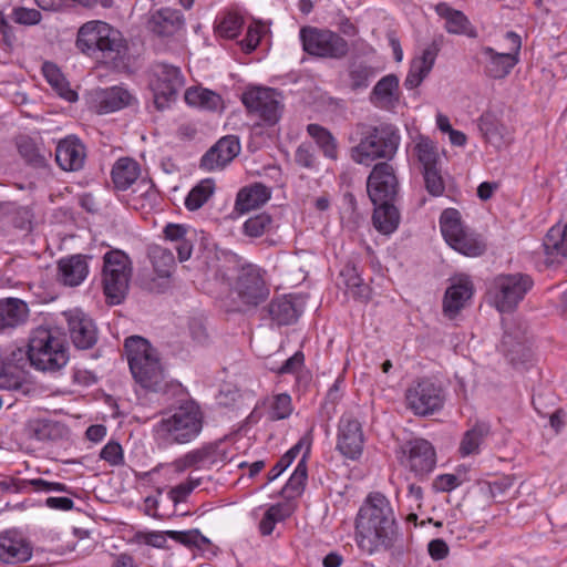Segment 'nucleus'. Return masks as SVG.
Masks as SVG:
<instances>
[{"label": "nucleus", "instance_id": "bf43d9fd", "mask_svg": "<svg viewBox=\"0 0 567 567\" xmlns=\"http://www.w3.org/2000/svg\"><path fill=\"white\" fill-rule=\"evenodd\" d=\"M295 161L298 165L306 168H313L316 165V155L311 144H300L295 153Z\"/></svg>", "mask_w": 567, "mask_h": 567}, {"label": "nucleus", "instance_id": "680f3d73", "mask_svg": "<svg viewBox=\"0 0 567 567\" xmlns=\"http://www.w3.org/2000/svg\"><path fill=\"white\" fill-rule=\"evenodd\" d=\"M305 355L301 351H297L292 357L287 359L277 370L278 374L295 373L303 364Z\"/></svg>", "mask_w": 567, "mask_h": 567}, {"label": "nucleus", "instance_id": "774afa93", "mask_svg": "<svg viewBox=\"0 0 567 567\" xmlns=\"http://www.w3.org/2000/svg\"><path fill=\"white\" fill-rule=\"evenodd\" d=\"M189 331L194 341L197 343H205L208 339L207 329L204 323L198 319H192L189 321Z\"/></svg>", "mask_w": 567, "mask_h": 567}, {"label": "nucleus", "instance_id": "423d86ee", "mask_svg": "<svg viewBox=\"0 0 567 567\" xmlns=\"http://www.w3.org/2000/svg\"><path fill=\"white\" fill-rule=\"evenodd\" d=\"M31 367L43 372L60 371L69 362L64 339L45 328L35 329L30 337Z\"/></svg>", "mask_w": 567, "mask_h": 567}, {"label": "nucleus", "instance_id": "393cba45", "mask_svg": "<svg viewBox=\"0 0 567 567\" xmlns=\"http://www.w3.org/2000/svg\"><path fill=\"white\" fill-rule=\"evenodd\" d=\"M28 303L19 298L0 299V333L11 331L27 322Z\"/></svg>", "mask_w": 567, "mask_h": 567}, {"label": "nucleus", "instance_id": "a211bd4d", "mask_svg": "<svg viewBox=\"0 0 567 567\" xmlns=\"http://www.w3.org/2000/svg\"><path fill=\"white\" fill-rule=\"evenodd\" d=\"M239 153V138L236 135L223 136L203 155L199 167L207 172L223 169Z\"/></svg>", "mask_w": 567, "mask_h": 567}, {"label": "nucleus", "instance_id": "a19ab883", "mask_svg": "<svg viewBox=\"0 0 567 567\" xmlns=\"http://www.w3.org/2000/svg\"><path fill=\"white\" fill-rule=\"evenodd\" d=\"M307 133L315 140L327 158L333 161L338 158V142L328 128L312 123L307 126Z\"/></svg>", "mask_w": 567, "mask_h": 567}, {"label": "nucleus", "instance_id": "13d9d810", "mask_svg": "<svg viewBox=\"0 0 567 567\" xmlns=\"http://www.w3.org/2000/svg\"><path fill=\"white\" fill-rule=\"evenodd\" d=\"M100 457L112 466L124 463L123 449L117 442H109L100 452Z\"/></svg>", "mask_w": 567, "mask_h": 567}, {"label": "nucleus", "instance_id": "6e6d98bb", "mask_svg": "<svg viewBox=\"0 0 567 567\" xmlns=\"http://www.w3.org/2000/svg\"><path fill=\"white\" fill-rule=\"evenodd\" d=\"M16 23L23 25H35L41 21V12L37 9H29L25 7H16L11 14Z\"/></svg>", "mask_w": 567, "mask_h": 567}, {"label": "nucleus", "instance_id": "5701e85b", "mask_svg": "<svg viewBox=\"0 0 567 567\" xmlns=\"http://www.w3.org/2000/svg\"><path fill=\"white\" fill-rule=\"evenodd\" d=\"M148 257L155 272L162 280L157 282L153 279L150 289L158 293L165 292L171 287V277L176 267L175 257L171 249L158 245L150 247Z\"/></svg>", "mask_w": 567, "mask_h": 567}, {"label": "nucleus", "instance_id": "0e129e2a", "mask_svg": "<svg viewBox=\"0 0 567 567\" xmlns=\"http://www.w3.org/2000/svg\"><path fill=\"white\" fill-rule=\"evenodd\" d=\"M460 484L458 478L454 474L439 475L433 482V488L437 492H450L457 487Z\"/></svg>", "mask_w": 567, "mask_h": 567}, {"label": "nucleus", "instance_id": "7c9ffc66", "mask_svg": "<svg viewBox=\"0 0 567 567\" xmlns=\"http://www.w3.org/2000/svg\"><path fill=\"white\" fill-rule=\"evenodd\" d=\"M371 102L379 107H393L399 102V79L394 74L383 76L371 92Z\"/></svg>", "mask_w": 567, "mask_h": 567}, {"label": "nucleus", "instance_id": "ea45409f", "mask_svg": "<svg viewBox=\"0 0 567 567\" xmlns=\"http://www.w3.org/2000/svg\"><path fill=\"white\" fill-rule=\"evenodd\" d=\"M413 153L421 169L440 165L437 145L427 136L420 135L414 144Z\"/></svg>", "mask_w": 567, "mask_h": 567}, {"label": "nucleus", "instance_id": "f3484780", "mask_svg": "<svg viewBox=\"0 0 567 567\" xmlns=\"http://www.w3.org/2000/svg\"><path fill=\"white\" fill-rule=\"evenodd\" d=\"M363 444L361 423L351 415H343L338 425L337 450L349 460H358L362 454Z\"/></svg>", "mask_w": 567, "mask_h": 567}, {"label": "nucleus", "instance_id": "72a5a7b5", "mask_svg": "<svg viewBox=\"0 0 567 567\" xmlns=\"http://www.w3.org/2000/svg\"><path fill=\"white\" fill-rule=\"evenodd\" d=\"M548 262H554L558 257H567V220L564 226H553L543 243Z\"/></svg>", "mask_w": 567, "mask_h": 567}, {"label": "nucleus", "instance_id": "412c9836", "mask_svg": "<svg viewBox=\"0 0 567 567\" xmlns=\"http://www.w3.org/2000/svg\"><path fill=\"white\" fill-rule=\"evenodd\" d=\"M86 158V150L81 140L69 135L61 140L55 148V161L65 172H78L83 168Z\"/></svg>", "mask_w": 567, "mask_h": 567}, {"label": "nucleus", "instance_id": "69168bd1", "mask_svg": "<svg viewBox=\"0 0 567 567\" xmlns=\"http://www.w3.org/2000/svg\"><path fill=\"white\" fill-rule=\"evenodd\" d=\"M189 228L181 224H167L164 228V235L167 240L182 241L187 238Z\"/></svg>", "mask_w": 567, "mask_h": 567}, {"label": "nucleus", "instance_id": "1a4fd4ad", "mask_svg": "<svg viewBox=\"0 0 567 567\" xmlns=\"http://www.w3.org/2000/svg\"><path fill=\"white\" fill-rule=\"evenodd\" d=\"M533 286L534 281L529 275L502 274L493 279L488 292L499 312H512Z\"/></svg>", "mask_w": 567, "mask_h": 567}, {"label": "nucleus", "instance_id": "de8ad7c7", "mask_svg": "<svg viewBox=\"0 0 567 567\" xmlns=\"http://www.w3.org/2000/svg\"><path fill=\"white\" fill-rule=\"evenodd\" d=\"M373 68L362 61H352L349 64V78L351 81V89L358 90L367 87L369 80L373 76Z\"/></svg>", "mask_w": 567, "mask_h": 567}, {"label": "nucleus", "instance_id": "c85d7f7f", "mask_svg": "<svg viewBox=\"0 0 567 567\" xmlns=\"http://www.w3.org/2000/svg\"><path fill=\"white\" fill-rule=\"evenodd\" d=\"M270 189L261 183H254L243 187L237 194L235 209L244 214L259 208L270 199Z\"/></svg>", "mask_w": 567, "mask_h": 567}, {"label": "nucleus", "instance_id": "4c0bfd02", "mask_svg": "<svg viewBox=\"0 0 567 567\" xmlns=\"http://www.w3.org/2000/svg\"><path fill=\"white\" fill-rule=\"evenodd\" d=\"M342 284L347 287L348 292L354 298L368 301L370 298V287L363 282L357 266L348 262L340 271Z\"/></svg>", "mask_w": 567, "mask_h": 567}, {"label": "nucleus", "instance_id": "052dcab7", "mask_svg": "<svg viewBox=\"0 0 567 567\" xmlns=\"http://www.w3.org/2000/svg\"><path fill=\"white\" fill-rule=\"evenodd\" d=\"M32 217H33V214L30 208L19 207L16 209V212L13 214L12 224L16 228H19L21 230H30L31 224H32Z\"/></svg>", "mask_w": 567, "mask_h": 567}, {"label": "nucleus", "instance_id": "f704fd0d", "mask_svg": "<svg viewBox=\"0 0 567 567\" xmlns=\"http://www.w3.org/2000/svg\"><path fill=\"white\" fill-rule=\"evenodd\" d=\"M491 434V425L485 421H476L461 440L458 452L462 456L477 454L485 439Z\"/></svg>", "mask_w": 567, "mask_h": 567}, {"label": "nucleus", "instance_id": "79ce46f5", "mask_svg": "<svg viewBox=\"0 0 567 567\" xmlns=\"http://www.w3.org/2000/svg\"><path fill=\"white\" fill-rule=\"evenodd\" d=\"M29 437L38 441H53L61 436V425L58 422L37 419L27 424Z\"/></svg>", "mask_w": 567, "mask_h": 567}, {"label": "nucleus", "instance_id": "4468645a", "mask_svg": "<svg viewBox=\"0 0 567 567\" xmlns=\"http://www.w3.org/2000/svg\"><path fill=\"white\" fill-rule=\"evenodd\" d=\"M153 75L154 80L150 85L154 94V104L157 110L163 111L175 101L184 85V78L179 68L167 63H156L153 66Z\"/></svg>", "mask_w": 567, "mask_h": 567}, {"label": "nucleus", "instance_id": "9d476101", "mask_svg": "<svg viewBox=\"0 0 567 567\" xmlns=\"http://www.w3.org/2000/svg\"><path fill=\"white\" fill-rule=\"evenodd\" d=\"M440 226L445 241L456 251L468 257L484 254L486 249L484 241L464 228L458 210L445 209L440 217Z\"/></svg>", "mask_w": 567, "mask_h": 567}, {"label": "nucleus", "instance_id": "20e7f679", "mask_svg": "<svg viewBox=\"0 0 567 567\" xmlns=\"http://www.w3.org/2000/svg\"><path fill=\"white\" fill-rule=\"evenodd\" d=\"M355 135L358 144L350 151L351 158L367 166L377 159H392L401 142L399 128L385 122L379 125L358 123Z\"/></svg>", "mask_w": 567, "mask_h": 567}, {"label": "nucleus", "instance_id": "dca6fc26", "mask_svg": "<svg viewBox=\"0 0 567 567\" xmlns=\"http://www.w3.org/2000/svg\"><path fill=\"white\" fill-rule=\"evenodd\" d=\"M399 189L393 166L388 162L375 164L367 179V192L372 204L395 202Z\"/></svg>", "mask_w": 567, "mask_h": 567}, {"label": "nucleus", "instance_id": "c9c22d12", "mask_svg": "<svg viewBox=\"0 0 567 567\" xmlns=\"http://www.w3.org/2000/svg\"><path fill=\"white\" fill-rule=\"evenodd\" d=\"M374 205L372 221L377 230L384 235L392 234L399 226L400 213L394 202L378 203Z\"/></svg>", "mask_w": 567, "mask_h": 567}, {"label": "nucleus", "instance_id": "6e6552de", "mask_svg": "<svg viewBox=\"0 0 567 567\" xmlns=\"http://www.w3.org/2000/svg\"><path fill=\"white\" fill-rule=\"evenodd\" d=\"M299 35L302 49L309 55L342 60L349 54L348 41L332 30L307 25L300 29Z\"/></svg>", "mask_w": 567, "mask_h": 567}, {"label": "nucleus", "instance_id": "37998d69", "mask_svg": "<svg viewBox=\"0 0 567 567\" xmlns=\"http://www.w3.org/2000/svg\"><path fill=\"white\" fill-rule=\"evenodd\" d=\"M215 182L213 178L202 179L196 184L185 198V207L190 210H197L203 207L214 195Z\"/></svg>", "mask_w": 567, "mask_h": 567}, {"label": "nucleus", "instance_id": "c03bdc74", "mask_svg": "<svg viewBox=\"0 0 567 567\" xmlns=\"http://www.w3.org/2000/svg\"><path fill=\"white\" fill-rule=\"evenodd\" d=\"M439 52L440 43L436 40H434L423 50L422 55L420 58H415L412 60L410 70L414 72L417 76H422V79L424 80L431 72Z\"/></svg>", "mask_w": 567, "mask_h": 567}, {"label": "nucleus", "instance_id": "603ef678", "mask_svg": "<svg viewBox=\"0 0 567 567\" xmlns=\"http://www.w3.org/2000/svg\"><path fill=\"white\" fill-rule=\"evenodd\" d=\"M202 478L188 477L186 482H183L168 491L169 499L176 505L185 502L189 494L200 485Z\"/></svg>", "mask_w": 567, "mask_h": 567}, {"label": "nucleus", "instance_id": "39448f33", "mask_svg": "<svg viewBox=\"0 0 567 567\" xmlns=\"http://www.w3.org/2000/svg\"><path fill=\"white\" fill-rule=\"evenodd\" d=\"M130 370L136 383L150 391H161L164 370L155 348L143 337L131 336L124 341Z\"/></svg>", "mask_w": 567, "mask_h": 567}, {"label": "nucleus", "instance_id": "49530a36", "mask_svg": "<svg viewBox=\"0 0 567 567\" xmlns=\"http://www.w3.org/2000/svg\"><path fill=\"white\" fill-rule=\"evenodd\" d=\"M308 477L307 464H306V455L299 461L297 467L291 474L290 478L286 483V485L281 489V495L285 497H295L299 495L305 486V483Z\"/></svg>", "mask_w": 567, "mask_h": 567}, {"label": "nucleus", "instance_id": "2f4dec72", "mask_svg": "<svg viewBox=\"0 0 567 567\" xmlns=\"http://www.w3.org/2000/svg\"><path fill=\"white\" fill-rule=\"evenodd\" d=\"M436 12L445 19V29L449 33L465 34L470 38L476 37L475 29L462 11L454 10L445 3H440L436 6Z\"/></svg>", "mask_w": 567, "mask_h": 567}, {"label": "nucleus", "instance_id": "e2e57ef3", "mask_svg": "<svg viewBox=\"0 0 567 567\" xmlns=\"http://www.w3.org/2000/svg\"><path fill=\"white\" fill-rule=\"evenodd\" d=\"M427 551L432 559L442 560L449 556L450 548L445 540L436 538L429 543Z\"/></svg>", "mask_w": 567, "mask_h": 567}, {"label": "nucleus", "instance_id": "864d4df0", "mask_svg": "<svg viewBox=\"0 0 567 567\" xmlns=\"http://www.w3.org/2000/svg\"><path fill=\"white\" fill-rule=\"evenodd\" d=\"M301 449V442L292 446L289 451H287L280 460L275 464V466L268 472L267 480L268 482L275 481L297 457Z\"/></svg>", "mask_w": 567, "mask_h": 567}, {"label": "nucleus", "instance_id": "a18cd8bd", "mask_svg": "<svg viewBox=\"0 0 567 567\" xmlns=\"http://www.w3.org/2000/svg\"><path fill=\"white\" fill-rule=\"evenodd\" d=\"M42 71L48 82L59 92L62 97L70 102L76 100V93L66 87L65 79L60 69L54 63L44 62Z\"/></svg>", "mask_w": 567, "mask_h": 567}, {"label": "nucleus", "instance_id": "aec40b11", "mask_svg": "<svg viewBox=\"0 0 567 567\" xmlns=\"http://www.w3.org/2000/svg\"><path fill=\"white\" fill-rule=\"evenodd\" d=\"M68 330L73 344L81 350H87L97 342V329L93 320L80 310L65 312Z\"/></svg>", "mask_w": 567, "mask_h": 567}, {"label": "nucleus", "instance_id": "7ed1b4c3", "mask_svg": "<svg viewBox=\"0 0 567 567\" xmlns=\"http://www.w3.org/2000/svg\"><path fill=\"white\" fill-rule=\"evenodd\" d=\"M78 49L90 55L100 56L116 69L126 66L128 47L122 33L103 21L84 23L78 32Z\"/></svg>", "mask_w": 567, "mask_h": 567}, {"label": "nucleus", "instance_id": "09e8293b", "mask_svg": "<svg viewBox=\"0 0 567 567\" xmlns=\"http://www.w3.org/2000/svg\"><path fill=\"white\" fill-rule=\"evenodd\" d=\"M426 192L433 196H442L445 192V182L442 176L441 166L421 169Z\"/></svg>", "mask_w": 567, "mask_h": 567}, {"label": "nucleus", "instance_id": "0eeeda50", "mask_svg": "<svg viewBox=\"0 0 567 567\" xmlns=\"http://www.w3.org/2000/svg\"><path fill=\"white\" fill-rule=\"evenodd\" d=\"M132 261L120 249H112L103 256L102 286L109 305H120L128 293L132 277Z\"/></svg>", "mask_w": 567, "mask_h": 567}, {"label": "nucleus", "instance_id": "3c124183", "mask_svg": "<svg viewBox=\"0 0 567 567\" xmlns=\"http://www.w3.org/2000/svg\"><path fill=\"white\" fill-rule=\"evenodd\" d=\"M243 18L234 12H228L217 25V30L221 37L234 39L243 28Z\"/></svg>", "mask_w": 567, "mask_h": 567}, {"label": "nucleus", "instance_id": "ddd939ff", "mask_svg": "<svg viewBox=\"0 0 567 567\" xmlns=\"http://www.w3.org/2000/svg\"><path fill=\"white\" fill-rule=\"evenodd\" d=\"M406 406L419 416L440 411L445 401L444 390L431 379L423 378L411 384L405 392Z\"/></svg>", "mask_w": 567, "mask_h": 567}, {"label": "nucleus", "instance_id": "e433bc0d", "mask_svg": "<svg viewBox=\"0 0 567 567\" xmlns=\"http://www.w3.org/2000/svg\"><path fill=\"white\" fill-rule=\"evenodd\" d=\"M17 148L20 156L27 164L43 168L48 165V157L51 155L43 146L38 145L31 137L22 135L17 138Z\"/></svg>", "mask_w": 567, "mask_h": 567}, {"label": "nucleus", "instance_id": "473e14b6", "mask_svg": "<svg viewBox=\"0 0 567 567\" xmlns=\"http://www.w3.org/2000/svg\"><path fill=\"white\" fill-rule=\"evenodd\" d=\"M140 176V165L130 157L118 158L113 165L111 177L114 187L118 190L130 188Z\"/></svg>", "mask_w": 567, "mask_h": 567}, {"label": "nucleus", "instance_id": "9b49d317", "mask_svg": "<svg viewBox=\"0 0 567 567\" xmlns=\"http://www.w3.org/2000/svg\"><path fill=\"white\" fill-rule=\"evenodd\" d=\"M265 272L256 265L247 264L239 268L233 285L240 303L256 308L269 297V287L264 277Z\"/></svg>", "mask_w": 567, "mask_h": 567}, {"label": "nucleus", "instance_id": "c756f323", "mask_svg": "<svg viewBox=\"0 0 567 567\" xmlns=\"http://www.w3.org/2000/svg\"><path fill=\"white\" fill-rule=\"evenodd\" d=\"M269 319L278 326H289L295 323L300 313V308L295 303L291 297H280L272 299L264 309Z\"/></svg>", "mask_w": 567, "mask_h": 567}, {"label": "nucleus", "instance_id": "a878e982", "mask_svg": "<svg viewBox=\"0 0 567 567\" xmlns=\"http://www.w3.org/2000/svg\"><path fill=\"white\" fill-rule=\"evenodd\" d=\"M474 287L472 281L465 277L460 278L457 282L452 284L445 291L443 299V312L450 319L465 307V303L473 296Z\"/></svg>", "mask_w": 567, "mask_h": 567}, {"label": "nucleus", "instance_id": "4be33fe9", "mask_svg": "<svg viewBox=\"0 0 567 567\" xmlns=\"http://www.w3.org/2000/svg\"><path fill=\"white\" fill-rule=\"evenodd\" d=\"M32 556L30 543L17 530L0 533V561L19 564L28 561Z\"/></svg>", "mask_w": 567, "mask_h": 567}, {"label": "nucleus", "instance_id": "4d7b16f0", "mask_svg": "<svg viewBox=\"0 0 567 567\" xmlns=\"http://www.w3.org/2000/svg\"><path fill=\"white\" fill-rule=\"evenodd\" d=\"M291 413V399L288 394H278L271 404L270 417L272 420H282Z\"/></svg>", "mask_w": 567, "mask_h": 567}, {"label": "nucleus", "instance_id": "f8f14e48", "mask_svg": "<svg viewBox=\"0 0 567 567\" xmlns=\"http://www.w3.org/2000/svg\"><path fill=\"white\" fill-rule=\"evenodd\" d=\"M241 102L249 114L259 117L269 126L275 125L281 117V94L275 89L248 87L241 95Z\"/></svg>", "mask_w": 567, "mask_h": 567}, {"label": "nucleus", "instance_id": "cd10ccee", "mask_svg": "<svg viewBox=\"0 0 567 567\" xmlns=\"http://www.w3.org/2000/svg\"><path fill=\"white\" fill-rule=\"evenodd\" d=\"M87 257L83 255H73L62 258L58 262L59 279L65 286H79L89 274Z\"/></svg>", "mask_w": 567, "mask_h": 567}, {"label": "nucleus", "instance_id": "bb28decb", "mask_svg": "<svg viewBox=\"0 0 567 567\" xmlns=\"http://www.w3.org/2000/svg\"><path fill=\"white\" fill-rule=\"evenodd\" d=\"M184 25L182 12L173 8H162L152 13L148 27L159 37H172Z\"/></svg>", "mask_w": 567, "mask_h": 567}, {"label": "nucleus", "instance_id": "5fc2aeb1", "mask_svg": "<svg viewBox=\"0 0 567 567\" xmlns=\"http://www.w3.org/2000/svg\"><path fill=\"white\" fill-rule=\"evenodd\" d=\"M6 369L10 370L12 367L23 371L27 365H31V351H30V341L28 342L27 349L24 348H16L11 351L10 355L7 358Z\"/></svg>", "mask_w": 567, "mask_h": 567}, {"label": "nucleus", "instance_id": "338daca9", "mask_svg": "<svg viewBox=\"0 0 567 567\" xmlns=\"http://www.w3.org/2000/svg\"><path fill=\"white\" fill-rule=\"evenodd\" d=\"M167 537L184 545L187 548H195L194 529L189 530H166Z\"/></svg>", "mask_w": 567, "mask_h": 567}, {"label": "nucleus", "instance_id": "f03ea898", "mask_svg": "<svg viewBox=\"0 0 567 567\" xmlns=\"http://www.w3.org/2000/svg\"><path fill=\"white\" fill-rule=\"evenodd\" d=\"M157 417L152 433L158 446L164 447L193 442L204 426V412L192 399L161 411Z\"/></svg>", "mask_w": 567, "mask_h": 567}, {"label": "nucleus", "instance_id": "b1692460", "mask_svg": "<svg viewBox=\"0 0 567 567\" xmlns=\"http://www.w3.org/2000/svg\"><path fill=\"white\" fill-rule=\"evenodd\" d=\"M411 471L423 476L433 471L436 464V454L432 444L424 439L409 441L404 446Z\"/></svg>", "mask_w": 567, "mask_h": 567}, {"label": "nucleus", "instance_id": "58836bf2", "mask_svg": "<svg viewBox=\"0 0 567 567\" xmlns=\"http://www.w3.org/2000/svg\"><path fill=\"white\" fill-rule=\"evenodd\" d=\"M185 101L190 106L200 107L208 111L223 109V99L212 90L203 87H188L185 92Z\"/></svg>", "mask_w": 567, "mask_h": 567}, {"label": "nucleus", "instance_id": "6ab92c4d", "mask_svg": "<svg viewBox=\"0 0 567 567\" xmlns=\"http://www.w3.org/2000/svg\"><path fill=\"white\" fill-rule=\"evenodd\" d=\"M136 97L125 87L114 85L92 93V106L99 114H107L134 105Z\"/></svg>", "mask_w": 567, "mask_h": 567}, {"label": "nucleus", "instance_id": "8fccbe9b", "mask_svg": "<svg viewBox=\"0 0 567 567\" xmlns=\"http://www.w3.org/2000/svg\"><path fill=\"white\" fill-rule=\"evenodd\" d=\"M272 218L269 214L261 213L248 218L244 223V233L249 237H260L270 229Z\"/></svg>", "mask_w": 567, "mask_h": 567}, {"label": "nucleus", "instance_id": "f257e3e1", "mask_svg": "<svg viewBox=\"0 0 567 567\" xmlns=\"http://www.w3.org/2000/svg\"><path fill=\"white\" fill-rule=\"evenodd\" d=\"M355 542L369 554L393 546L398 535V523L393 506L381 492H370L360 506L355 519Z\"/></svg>", "mask_w": 567, "mask_h": 567}, {"label": "nucleus", "instance_id": "2eb2a0df", "mask_svg": "<svg viewBox=\"0 0 567 567\" xmlns=\"http://www.w3.org/2000/svg\"><path fill=\"white\" fill-rule=\"evenodd\" d=\"M506 37L512 43V49L506 53L497 52L491 47H483L481 49V53L484 56L482 60L484 74L489 79H505L519 62L520 37L512 31L507 32Z\"/></svg>", "mask_w": 567, "mask_h": 567}]
</instances>
